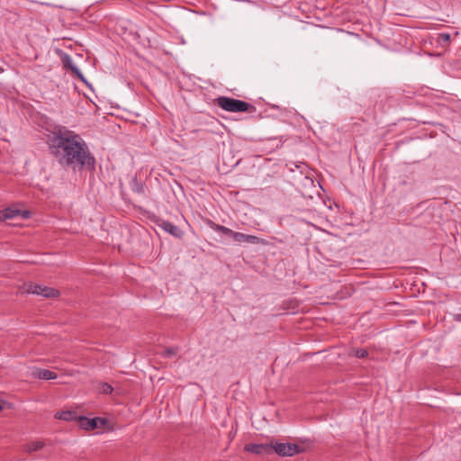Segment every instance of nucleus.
<instances>
[{
    "mask_svg": "<svg viewBox=\"0 0 461 461\" xmlns=\"http://www.w3.org/2000/svg\"><path fill=\"white\" fill-rule=\"evenodd\" d=\"M50 153L62 167H93L95 160L82 137L64 126L54 128L48 140Z\"/></svg>",
    "mask_w": 461,
    "mask_h": 461,
    "instance_id": "1",
    "label": "nucleus"
},
{
    "mask_svg": "<svg viewBox=\"0 0 461 461\" xmlns=\"http://www.w3.org/2000/svg\"><path fill=\"white\" fill-rule=\"evenodd\" d=\"M215 104L224 111L231 113H254L256 111V107L251 104L228 96H219L215 99Z\"/></svg>",
    "mask_w": 461,
    "mask_h": 461,
    "instance_id": "2",
    "label": "nucleus"
},
{
    "mask_svg": "<svg viewBox=\"0 0 461 461\" xmlns=\"http://www.w3.org/2000/svg\"><path fill=\"white\" fill-rule=\"evenodd\" d=\"M272 453L280 456H293L300 452V447L297 444L271 442Z\"/></svg>",
    "mask_w": 461,
    "mask_h": 461,
    "instance_id": "3",
    "label": "nucleus"
},
{
    "mask_svg": "<svg viewBox=\"0 0 461 461\" xmlns=\"http://www.w3.org/2000/svg\"><path fill=\"white\" fill-rule=\"evenodd\" d=\"M30 294L41 295L46 298H55L59 295V292L52 287L45 286L42 285L31 284L27 288Z\"/></svg>",
    "mask_w": 461,
    "mask_h": 461,
    "instance_id": "4",
    "label": "nucleus"
},
{
    "mask_svg": "<svg viewBox=\"0 0 461 461\" xmlns=\"http://www.w3.org/2000/svg\"><path fill=\"white\" fill-rule=\"evenodd\" d=\"M78 423L82 429L91 430L104 425L105 420L99 417L89 419L86 417L80 416L78 417Z\"/></svg>",
    "mask_w": 461,
    "mask_h": 461,
    "instance_id": "5",
    "label": "nucleus"
},
{
    "mask_svg": "<svg viewBox=\"0 0 461 461\" xmlns=\"http://www.w3.org/2000/svg\"><path fill=\"white\" fill-rule=\"evenodd\" d=\"M245 450L256 455H269L272 454V444H248Z\"/></svg>",
    "mask_w": 461,
    "mask_h": 461,
    "instance_id": "6",
    "label": "nucleus"
},
{
    "mask_svg": "<svg viewBox=\"0 0 461 461\" xmlns=\"http://www.w3.org/2000/svg\"><path fill=\"white\" fill-rule=\"evenodd\" d=\"M32 375L33 377L42 380H52L57 378V374L55 372L37 367L33 368Z\"/></svg>",
    "mask_w": 461,
    "mask_h": 461,
    "instance_id": "7",
    "label": "nucleus"
},
{
    "mask_svg": "<svg viewBox=\"0 0 461 461\" xmlns=\"http://www.w3.org/2000/svg\"><path fill=\"white\" fill-rule=\"evenodd\" d=\"M160 227L169 234H171L174 237L181 238L183 236V231L174 223L170 221H163L160 224Z\"/></svg>",
    "mask_w": 461,
    "mask_h": 461,
    "instance_id": "8",
    "label": "nucleus"
},
{
    "mask_svg": "<svg viewBox=\"0 0 461 461\" xmlns=\"http://www.w3.org/2000/svg\"><path fill=\"white\" fill-rule=\"evenodd\" d=\"M208 225L213 230H215L217 232H221V233H222V234H224L226 236H230V238L233 239V235L235 234V231L230 230V228H227V227H225L223 225L215 223V222H213L212 221H209Z\"/></svg>",
    "mask_w": 461,
    "mask_h": 461,
    "instance_id": "9",
    "label": "nucleus"
},
{
    "mask_svg": "<svg viewBox=\"0 0 461 461\" xmlns=\"http://www.w3.org/2000/svg\"><path fill=\"white\" fill-rule=\"evenodd\" d=\"M21 211L13 208H6L0 211V221H7L11 219H14L15 217L20 215Z\"/></svg>",
    "mask_w": 461,
    "mask_h": 461,
    "instance_id": "10",
    "label": "nucleus"
},
{
    "mask_svg": "<svg viewBox=\"0 0 461 461\" xmlns=\"http://www.w3.org/2000/svg\"><path fill=\"white\" fill-rule=\"evenodd\" d=\"M54 417L58 420H65V421H70V420H75L78 419L77 416V413L72 411H58L55 413Z\"/></svg>",
    "mask_w": 461,
    "mask_h": 461,
    "instance_id": "11",
    "label": "nucleus"
},
{
    "mask_svg": "<svg viewBox=\"0 0 461 461\" xmlns=\"http://www.w3.org/2000/svg\"><path fill=\"white\" fill-rule=\"evenodd\" d=\"M45 443L41 440L32 441L23 446V451L32 453L44 447Z\"/></svg>",
    "mask_w": 461,
    "mask_h": 461,
    "instance_id": "12",
    "label": "nucleus"
},
{
    "mask_svg": "<svg viewBox=\"0 0 461 461\" xmlns=\"http://www.w3.org/2000/svg\"><path fill=\"white\" fill-rule=\"evenodd\" d=\"M98 391H99V393H104V394H111L113 391V388L111 384H109L107 383H101L98 385Z\"/></svg>",
    "mask_w": 461,
    "mask_h": 461,
    "instance_id": "13",
    "label": "nucleus"
},
{
    "mask_svg": "<svg viewBox=\"0 0 461 461\" xmlns=\"http://www.w3.org/2000/svg\"><path fill=\"white\" fill-rule=\"evenodd\" d=\"M245 243H251V244H265L264 240L254 236V235H248L246 236V241Z\"/></svg>",
    "mask_w": 461,
    "mask_h": 461,
    "instance_id": "14",
    "label": "nucleus"
},
{
    "mask_svg": "<svg viewBox=\"0 0 461 461\" xmlns=\"http://www.w3.org/2000/svg\"><path fill=\"white\" fill-rule=\"evenodd\" d=\"M63 64L66 68H68L69 70H71V72H73V68H77V66H75V64L73 63V60L72 59L70 58L69 55H66L63 59Z\"/></svg>",
    "mask_w": 461,
    "mask_h": 461,
    "instance_id": "15",
    "label": "nucleus"
},
{
    "mask_svg": "<svg viewBox=\"0 0 461 461\" xmlns=\"http://www.w3.org/2000/svg\"><path fill=\"white\" fill-rule=\"evenodd\" d=\"M178 352V349L177 348H166L162 353V357H175Z\"/></svg>",
    "mask_w": 461,
    "mask_h": 461,
    "instance_id": "16",
    "label": "nucleus"
},
{
    "mask_svg": "<svg viewBox=\"0 0 461 461\" xmlns=\"http://www.w3.org/2000/svg\"><path fill=\"white\" fill-rule=\"evenodd\" d=\"M246 236L247 234L237 232L235 231V234L233 235V240L239 243H245L246 241Z\"/></svg>",
    "mask_w": 461,
    "mask_h": 461,
    "instance_id": "17",
    "label": "nucleus"
},
{
    "mask_svg": "<svg viewBox=\"0 0 461 461\" xmlns=\"http://www.w3.org/2000/svg\"><path fill=\"white\" fill-rule=\"evenodd\" d=\"M367 355H368V352L365 348H357V349L354 350V356L357 358H364V357H367Z\"/></svg>",
    "mask_w": 461,
    "mask_h": 461,
    "instance_id": "18",
    "label": "nucleus"
},
{
    "mask_svg": "<svg viewBox=\"0 0 461 461\" xmlns=\"http://www.w3.org/2000/svg\"><path fill=\"white\" fill-rule=\"evenodd\" d=\"M78 79H80L82 82H84L86 85H88L86 77H84V75L81 73V71L77 68H73V72H72Z\"/></svg>",
    "mask_w": 461,
    "mask_h": 461,
    "instance_id": "19",
    "label": "nucleus"
},
{
    "mask_svg": "<svg viewBox=\"0 0 461 461\" xmlns=\"http://www.w3.org/2000/svg\"><path fill=\"white\" fill-rule=\"evenodd\" d=\"M450 41V34L448 33H440L438 34V42L440 44H446Z\"/></svg>",
    "mask_w": 461,
    "mask_h": 461,
    "instance_id": "20",
    "label": "nucleus"
},
{
    "mask_svg": "<svg viewBox=\"0 0 461 461\" xmlns=\"http://www.w3.org/2000/svg\"><path fill=\"white\" fill-rule=\"evenodd\" d=\"M23 219H28L31 216V212L29 211H21L20 215Z\"/></svg>",
    "mask_w": 461,
    "mask_h": 461,
    "instance_id": "21",
    "label": "nucleus"
},
{
    "mask_svg": "<svg viewBox=\"0 0 461 461\" xmlns=\"http://www.w3.org/2000/svg\"><path fill=\"white\" fill-rule=\"evenodd\" d=\"M454 320L456 321H461V314H456L454 316Z\"/></svg>",
    "mask_w": 461,
    "mask_h": 461,
    "instance_id": "22",
    "label": "nucleus"
},
{
    "mask_svg": "<svg viewBox=\"0 0 461 461\" xmlns=\"http://www.w3.org/2000/svg\"><path fill=\"white\" fill-rule=\"evenodd\" d=\"M142 189H143L142 185H138L134 190L138 193H140V192H142Z\"/></svg>",
    "mask_w": 461,
    "mask_h": 461,
    "instance_id": "23",
    "label": "nucleus"
},
{
    "mask_svg": "<svg viewBox=\"0 0 461 461\" xmlns=\"http://www.w3.org/2000/svg\"><path fill=\"white\" fill-rule=\"evenodd\" d=\"M3 410V407L0 405V411Z\"/></svg>",
    "mask_w": 461,
    "mask_h": 461,
    "instance_id": "24",
    "label": "nucleus"
}]
</instances>
